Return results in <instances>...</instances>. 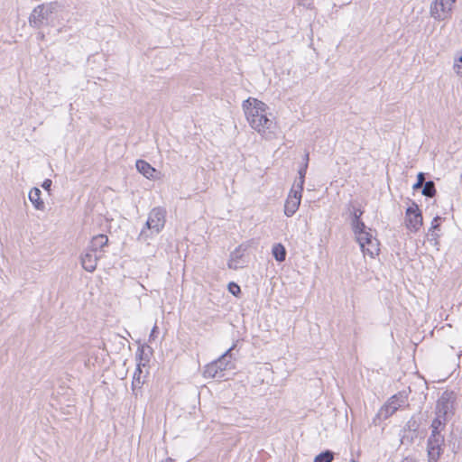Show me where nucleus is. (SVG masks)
<instances>
[{
  "label": "nucleus",
  "instance_id": "1",
  "mask_svg": "<svg viewBox=\"0 0 462 462\" xmlns=\"http://www.w3.org/2000/svg\"><path fill=\"white\" fill-rule=\"evenodd\" d=\"M245 119L249 126L267 141L276 137L278 125L269 106L263 101L248 97L242 103Z\"/></svg>",
  "mask_w": 462,
  "mask_h": 462
},
{
  "label": "nucleus",
  "instance_id": "2",
  "mask_svg": "<svg viewBox=\"0 0 462 462\" xmlns=\"http://www.w3.org/2000/svg\"><path fill=\"white\" fill-rule=\"evenodd\" d=\"M166 222V211L162 208H152L144 227L141 230L138 239L148 242L153 236L158 235L164 227Z\"/></svg>",
  "mask_w": 462,
  "mask_h": 462
},
{
  "label": "nucleus",
  "instance_id": "3",
  "mask_svg": "<svg viewBox=\"0 0 462 462\" xmlns=\"http://www.w3.org/2000/svg\"><path fill=\"white\" fill-rule=\"evenodd\" d=\"M356 241L359 244L364 254L374 258L380 252L379 241L374 236L372 230L365 226V228L353 230Z\"/></svg>",
  "mask_w": 462,
  "mask_h": 462
},
{
  "label": "nucleus",
  "instance_id": "4",
  "mask_svg": "<svg viewBox=\"0 0 462 462\" xmlns=\"http://www.w3.org/2000/svg\"><path fill=\"white\" fill-rule=\"evenodd\" d=\"M59 8L60 5L56 1L35 6L29 16L30 26L40 29Z\"/></svg>",
  "mask_w": 462,
  "mask_h": 462
},
{
  "label": "nucleus",
  "instance_id": "5",
  "mask_svg": "<svg viewBox=\"0 0 462 462\" xmlns=\"http://www.w3.org/2000/svg\"><path fill=\"white\" fill-rule=\"evenodd\" d=\"M234 347H230L226 350L217 360L208 365L204 369V376L206 378H221L222 372L231 368L230 353Z\"/></svg>",
  "mask_w": 462,
  "mask_h": 462
},
{
  "label": "nucleus",
  "instance_id": "6",
  "mask_svg": "<svg viewBox=\"0 0 462 462\" xmlns=\"http://www.w3.org/2000/svg\"><path fill=\"white\" fill-rule=\"evenodd\" d=\"M408 396L405 393H398L392 396L387 402L379 410L377 416L387 419L392 416L400 408L406 405Z\"/></svg>",
  "mask_w": 462,
  "mask_h": 462
},
{
  "label": "nucleus",
  "instance_id": "7",
  "mask_svg": "<svg viewBox=\"0 0 462 462\" xmlns=\"http://www.w3.org/2000/svg\"><path fill=\"white\" fill-rule=\"evenodd\" d=\"M455 2L452 0H433L430 13L438 21H445L451 17Z\"/></svg>",
  "mask_w": 462,
  "mask_h": 462
},
{
  "label": "nucleus",
  "instance_id": "8",
  "mask_svg": "<svg viewBox=\"0 0 462 462\" xmlns=\"http://www.w3.org/2000/svg\"><path fill=\"white\" fill-rule=\"evenodd\" d=\"M423 224V217L418 205L412 203L405 212L404 225L411 233H417Z\"/></svg>",
  "mask_w": 462,
  "mask_h": 462
},
{
  "label": "nucleus",
  "instance_id": "9",
  "mask_svg": "<svg viewBox=\"0 0 462 462\" xmlns=\"http://www.w3.org/2000/svg\"><path fill=\"white\" fill-rule=\"evenodd\" d=\"M455 394L453 392L446 391L439 398L436 407V413L439 416H443L444 420H448V417L453 413Z\"/></svg>",
  "mask_w": 462,
  "mask_h": 462
},
{
  "label": "nucleus",
  "instance_id": "10",
  "mask_svg": "<svg viewBox=\"0 0 462 462\" xmlns=\"http://www.w3.org/2000/svg\"><path fill=\"white\" fill-rule=\"evenodd\" d=\"M444 437L440 433H431L428 440V456L430 462H437L442 453Z\"/></svg>",
  "mask_w": 462,
  "mask_h": 462
},
{
  "label": "nucleus",
  "instance_id": "11",
  "mask_svg": "<svg viewBox=\"0 0 462 462\" xmlns=\"http://www.w3.org/2000/svg\"><path fill=\"white\" fill-rule=\"evenodd\" d=\"M249 247V243L242 244L239 246H237L230 254V258L228 260V267L230 269H239L244 267L245 264V253Z\"/></svg>",
  "mask_w": 462,
  "mask_h": 462
},
{
  "label": "nucleus",
  "instance_id": "12",
  "mask_svg": "<svg viewBox=\"0 0 462 462\" xmlns=\"http://www.w3.org/2000/svg\"><path fill=\"white\" fill-rule=\"evenodd\" d=\"M103 257V254L100 253L94 252L88 248L81 255V264L82 267L89 273H92L96 270L97 262Z\"/></svg>",
  "mask_w": 462,
  "mask_h": 462
},
{
  "label": "nucleus",
  "instance_id": "13",
  "mask_svg": "<svg viewBox=\"0 0 462 462\" xmlns=\"http://www.w3.org/2000/svg\"><path fill=\"white\" fill-rule=\"evenodd\" d=\"M301 196L294 190H290L284 204V214L287 217H292L296 213L300 205Z\"/></svg>",
  "mask_w": 462,
  "mask_h": 462
},
{
  "label": "nucleus",
  "instance_id": "14",
  "mask_svg": "<svg viewBox=\"0 0 462 462\" xmlns=\"http://www.w3.org/2000/svg\"><path fill=\"white\" fill-rule=\"evenodd\" d=\"M107 244L108 238L106 235H97L92 237L88 248L104 255L105 247L107 246Z\"/></svg>",
  "mask_w": 462,
  "mask_h": 462
},
{
  "label": "nucleus",
  "instance_id": "15",
  "mask_svg": "<svg viewBox=\"0 0 462 462\" xmlns=\"http://www.w3.org/2000/svg\"><path fill=\"white\" fill-rule=\"evenodd\" d=\"M42 191L38 188H32L29 192V200L33 205L36 210L43 211L45 209V203L41 198Z\"/></svg>",
  "mask_w": 462,
  "mask_h": 462
},
{
  "label": "nucleus",
  "instance_id": "16",
  "mask_svg": "<svg viewBox=\"0 0 462 462\" xmlns=\"http://www.w3.org/2000/svg\"><path fill=\"white\" fill-rule=\"evenodd\" d=\"M349 212L352 216L351 226H352L353 230L365 228V225L361 220V217L364 213L363 210L353 206L349 208Z\"/></svg>",
  "mask_w": 462,
  "mask_h": 462
},
{
  "label": "nucleus",
  "instance_id": "17",
  "mask_svg": "<svg viewBox=\"0 0 462 462\" xmlns=\"http://www.w3.org/2000/svg\"><path fill=\"white\" fill-rule=\"evenodd\" d=\"M440 219L441 218L439 217H434L432 222H431V226L429 228L428 233H427L428 239L430 242H433V244L435 245H437L439 244V237L440 236L439 233V221Z\"/></svg>",
  "mask_w": 462,
  "mask_h": 462
},
{
  "label": "nucleus",
  "instance_id": "18",
  "mask_svg": "<svg viewBox=\"0 0 462 462\" xmlns=\"http://www.w3.org/2000/svg\"><path fill=\"white\" fill-rule=\"evenodd\" d=\"M136 169L145 178L150 180L154 178V172L156 171L155 169L145 161L138 160L136 162Z\"/></svg>",
  "mask_w": 462,
  "mask_h": 462
},
{
  "label": "nucleus",
  "instance_id": "19",
  "mask_svg": "<svg viewBox=\"0 0 462 462\" xmlns=\"http://www.w3.org/2000/svg\"><path fill=\"white\" fill-rule=\"evenodd\" d=\"M273 255L278 262H282L286 257V250L282 244H275L272 250Z\"/></svg>",
  "mask_w": 462,
  "mask_h": 462
},
{
  "label": "nucleus",
  "instance_id": "20",
  "mask_svg": "<svg viewBox=\"0 0 462 462\" xmlns=\"http://www.w3.org/2000/svg\"><path fill=\"white\" fill-rule=\"evenodd\" d=\"M141 374H142L141 364H138L137 367L135 369V372L134 373V375H133L132 386H133L134 390L135 388H140L141 385L143 383V380L142 379Z\"/></svg>",
  "mask_w": 462,
  "mask_h": 462
},
{
  "label": "nucleus",
  "instance_id": "21",
  "mask_svg": "<svg viewBox=\"0 0 462 462\" xmlns=\"http://www.w3.org/2000/svg\"><path fill=\"white\" fill-rule=\"evenodd\" d=\"M447 420H444L443 416H439L437 414V417L433 420L431 423V433H440V430L444 427Z\"/></svg>",
  "mask_w": 462,
  "mask_h": 462
},
{
  "label": "nucleus",
  "instance_id": "22",
  "mask_svg": "<svg viewBox=\"0 0 462 462\" xmlns=\"http://www.w3.org/2000/svg\"><path fill=\"white\" fill-rule=\"evenodd\" d=\"M436 193L435 184L430 180L425 182L422 189V194L426 197L432 198Z\"/></svg>",
  "mask_w": 462,
  "mask_h": 462
},
{
  "label": "nucleus",
  "instance_id": "23",
  "mask_svg": "<svg viewBox=\"0 0 462 462\" xmlns=\"http://www.w3.org/2000/svg\"><path fill=\"white\" fill-rule=\"evenodd\" d=\"M453 69L457 76L462 77V51L457 54Z\"/></svg>",
  "mask_w": 462,
  "mask_h": 462
},
{
  "label": "nucleus",
  "instance_id": "24",
  "mask_svg": "<svg viewBox=\"0 0 462 462\" xmlns=\"http://www.w3.org/2000/svg\"><path fill=\"white\" fill-rule=\"evenodd\" d=\"M333 459V453L330 451H325L318 455L314 462H331Z\"/></svg>",
  "mask_w": 462,
  "mask_h": 462
},
{
  "label": "nucleus",
  "instance_id": "25",
  "mask_svg": "<svg viewBox=\"0 0 462 462\" xmlns=\"http://www.w3.org/2000/svg\"><path fill=\"white\" fill-rule=\"evenodd\" d=\"M305 178L299 177L298 181L292 186L291 190H294L298 194L302 195L303 186H304Z\"/></svg>",
  "mask_w": 462,
  "mask_h": 462
},
{
  "label": "nucleus",
  "instance_id": "26",
  "mask_svg": "<svg viewBox=\"0 0 462 462\" xmlns=\"http://www.w3.org/2000/svg\"><path fill=\"white\" fill-rule=\"evenodd\" d=\"M308 162H309V153L305 154V162L302 167L298 171L299 177L305 178L307 168H308Z\"/></svg>",
  "mask_w": 462,
  "mask_h": 462
},
{
  "label": "nucleus",
  "instance_id": "27",
  "mask_svg": "<svg viewBox=\"0 0 462 462\" xmlns=\"http://www.w3.org/2000/svg\"><path fill=\"white\" fill-rule=\"evenodd\" d=\"M424 174L422 172H420L417 176V182L413 185L414 189H418L423 186L424 183Z\"/></svg>",
  "mask_w": 462,
  "mask_h": 462
},
{
  "label": "nucleus",
  "instance_id": "28",
  "mask_svg": "<svg viewBox=\"0 0 462 462\" xmlns=\"http://www.w3.org/2000/svg\"><path fill=\"white\" fill-rule=\"evenodd\" d=\"M229 291L232 294L236 295L238 292H240V287L236 283H230Z\"/></svg>",
  "mask_w": 462,
  "mask_h": 462
},
{
  "label": "nucleus",
  "instance_id": "29",
  "mask_svg": "<svg viewBox=\"0 0 462 462\" xmlns=\"http://www.w3.org/2000/svg\"><path fill=\"white\" fill-rule=\"evenodd\" d=\"M51 184H52V181H51L50 179H46V180L42 182V187L45 190H50V189H51Z\"/></svg>",
  "mask_w": 462,
  "mask_h": 462
},
{
  "label": "nucleus",
  "instance_id": "30",
  "mask_svg": "<svg viewBox=\"0 0 462 462\" xmlns=\"http://www.w3.org/2000/svg\"><path fill=\"white\" fill-rule=\"evenodd\" d=\"M415 426H416V422H415V421H411V420H410V421L408 422V427H409V428H413V427H415Z\"/></svg>",
  "mask_w": 462,
  "mask_h": 462
},
{
  "label": "nucleus",
  "instance_id": "31",
  "mask_svg": "<svg viewBox=\"0 0 462 462\" xmlns=\"http://www.w3.org/2000/svg\"><path fill=\"white\" fill-rule=\"evenodd\" d=\"M156 331H157V327H156V326H154V327H153V328H152V332H151L150 337H153V336H154V334L156 333Z\"/></svg>",
  "mask_w": 462,
  "mask_h": 462
},
{
  "label": "nucleus",
  "instance_id": "32",
  "mask_svg": "<svg viewBox=\"0 0 462 462\" xmlns=\"http://www.w3.org/2000/svg\"><path fill=\"white\" fill-rule=\"evenodd\" d=\"M402 462H414V461L410 457H405Z\"/></svg>",
  "mask_w": 462,
  "mask_h": 462
},
{
  "label": "nucleus",
  "instance_id": "33",
  "mask_svg": "<svg viewBox=\"0 0 462 462\" xmlns=\"http://www.w3.org/2000/svg\"><path fill=\"white\" fill-rule=\"evenodd\" d=\"M161 462H173V459L171 458V457H167V458H165L164 460H162Z\"/></svg>",
  "mask_w": 462,
  "mask_h": 462
}]
</instances>
